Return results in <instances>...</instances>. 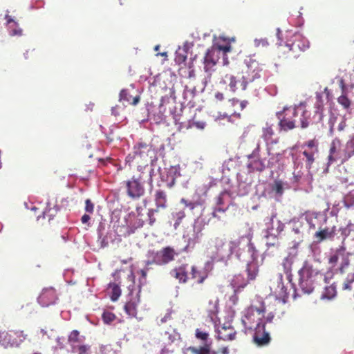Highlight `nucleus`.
Listing matches in <instances>:
<instances>
[{
	"label": "nucleus",
	"instance_id": "obj_1",
	"mask_svg": "<svg viewBox=\"0 0 354 354\" xmlns=\"http://www.w3.org/2000/svg\"><path fill=\"white\" fill-rule=\"evenodd\" d=\"M310 112L304 106L284 107L282 111L277 113L280 131H288L297 127L296 118H299L301 128L306 129L309 126Z\"/></svg>",
	"mask_w": 354,
	"mask_h": 354
},
{
	"label": "nucleus",
	"instance_id": "obj_2",
	"mask_svg": "<svg viewBox=\"0 0 354 354\" xmlns=\"http://www.w3.org/2000/svg\"><path fill=\"white\" fill-rule=\"evenodd\" d=\"M262 69L259 67L257 62L252 61L247 66V70L241 79H237L236 77L227 74L223 78V82L228 84L230 90L232 92H236L238 90L237 84H240V87L242 91H245L248 86L252 85L256 80L261 77V71Z\"/></svg>",
	"mask_w": 354,
	"mask_h": 354
},
{
	"label": "nucleus",
	"instance_id": "obj_3",
	"mask_svg": "<svg viewBox=\"0 0 354 354\" xmlns=\"http://www.w3.org/2000/svg\"><path fill=\"white\" fill-rule=\"evenodd\" d=\"M149 254L151 259L145 261V265L147 266H149L152 264L158 266L167 265L175 260V257L178 255V253L172 247L167 246L162 248L159 251L151 252H149Z\"/></svg>",
	"mask_w": 354,
	"mask_h": 354
},
{
	"label": "nucleus",
	"instance_id": "obj_4",
	"mask_svg": "<svg viewBox=\"0 0 354 354\" xmlns=\"http://www.w3.org/2000/svg\"><path fill=\"white\" fill-rule=\"evenodd\" d=\"M211 259L213 262H226L230 257V250L227 249L224 239L216 237L211 246Z\"/></svg>",
	"mask_w": 354,
	"mask_h": 354
},
{
	"label": "nucleus",
	"instance_id": "obj_5",
	"mask_svg": "<svg viewBox=\"0 0 354 354\" xmlns=\"http://www.w3.org/2000/svg\"><path fill=\"white\" fill-rule=\"evenodd\" d=\"M328 264L330 268H335L340 273H344L349 265V259L345 248L340 247L333 252L328 257Z\"/></svg>",
	"mask_w": 354,
	"mask_h": 354
},
{
	"label": "nucleus",
	"instance_id": "obj_6",
	"mask_svg": "<svg viewBox=\"0 0 354 354\" xmlns=\"http://www.w3.org/2000/svg\"><path fill=\"white\" fill-rule=\"evenodd\" d=\"M127 194L133 199L144 196L145 189L141 175L133 176L131 179L124 182Z\"/></svg>",
	"mask_w": 354,
	"mask_h": 354
},
{
	"label": "nucleus",
	"instance_id": "obj_7",
	"mask_svg": "<svg viewBox=\"0 0 354 354\" xmlns=\"http://www.w3.org/2000/svg\"><path fill=\"white\" fill-rule=\"evenodd\" d=\"M220 55L215 49L209 48L207 50L203 59L204 70L207 73V77L210 78L212 73L215 70Z\"/></svg>",
	"mask_w": 354,
	"mask_h": 354
},
{
	"label": "nucleus",
	"instance_id": "obj_8",
	"mask_svg": "<svg viewBox=\"0 0 354 354\" xmlns=\"http://www.w3.org/2000/svg\"><path fill=\"white\" fill-rule=\"evenodd\" d=\"M342 145L341 140L338 138H334L330 145L329 149V154L328 156L327 165L328 167L331 165L333 163L340 160L342 163L343 153L340 152V147Z\"/></svg>",
	"mask_w": 354,
	"mask_h": 354
},
{
	"label": "nucleus",
	"instance_id": "obj_9",
	"mask_svg": "<svg viewBox=\"0 0 354 354\" xmlns=\"http://www.w3.org/2000/svg\"><path fill=\"white\" fill-rule=\"evenodd\" d=\"M254 342L259 346L268 345L270 342V337L265 330V324L257 323L255 327V332L253 336Z\"/></svg>",
	"mask_w": 354,
	"mask_h": 354
},
{
	"label": "nucleus",
	"instance_id": "obj_10",
	"mask_svg": "<svg viewBox=\"0 0 354 354\" xmlns=\"http://www.w3.org/2000/svg\"><path fill=\"white\" fill-rule=\"evenodd\" d=\"M57 299L56 290L53 288L43 289L38 297V302L42 306H48L55 303Z\"/></svg>",
	"mask_w": 354,
	"mask_h": 354
},
{
	"label": "nucleus",
	"instance_id": "obj_11",
	"mask_svg": "<svg viewBox=\"0 0 354 354\" xmlns=\"http://www.w3.org/2000/svg\"><path fill=\"white\" fill-rule=\"evenodd\" d=\"M187 264H182L171 270L170 275L177 279L180 283H186L189 277L188 276Z\"/></svg>",
	"mask_w": 354,
	"mask_h": 354
},
{
	"label": "nucleus",
	"instance_id": "obj_12",
	"mask_svg": "<svg viewBox=\"0 0 354 354\" xmlns=\"http://www.w3.org/2000/svg\"><path fill=\"white\" fill-rule=\"evenodd\" d=\"M190 279L194 280L197 283L202 284L209 276V271L205 268H199L193 265L191 267Z\"/></svg>",
	"mask_w": 354,
	"mask_h": 354
},
{
	"label": "nucleus",
	"instance_id": "obj_13",
	"mask_svg": "<svg viewBox=\"0 0 354 354\" xmlns=\"http://www.w3.org/2000/svg\"><path fill=\"white\" fill-rule=\"evenodd\" d=\"M133 149L134 157L142 160L146 159L149 156V153L152 152L151 145L143 142L138 143Z\"/></svg>",
	"mask_w": 354,
	"mask_h": 354
},
{
	"label": "nucleus",
	"instance_id": "obj_14",
	"mask_svg": "<svg viewBox=\"0 0 354 354\" xmlns=\"http://www.w3.org/2000/svg\"><path fill=\"white\" fill-rule=\"evenodd\" d=\"M236 332L233 327L222 326L218 330L217 338L223 341H232L235 339Z\"/></svg>",
	"mask_w": 354,
	"mask_h": 354
},
{
	"label": "nucleus",
	"instance_id": "obj_15",
	"mask_svg": "<svg viewBox=\"0 0 354 354\" xmlns=\"http://www.w3.org/2000/svg\"><path fill=\"white\" fill-rule=\"evenodd\" d=\"M335 234V227H325L319 229L315 232L314 237L317 239V242L320 243L326 239H331Z\"/></svg>",
	"mask_w": 354,
	"mask_h": 354
},
{
	"label": "nucleus",
	"instance_id": "obj_16",
	"mask_svg": "<svg viewBox=\"0 0 354 354\" xmlns=\"http://www.w3.org/2000/svg\"><path fill=\"white\" fill-rule=\"evenodd\" d=\"M140 301L138 294L136 297H132L124 306V310L129 316L136 317L138 313V306Z\"/></svg>",
	"mask_w": 354,
	"mask_h": 354
},
{
	"label": "nucleus",
	"instance_id": "obj_17",
	"mask_svg": "<svg viewBox=\"0 0 354 354\" xmlns=\"http://www.w3.org/2000/svg\"><path fill=\"white\" fill-rule=\"evenodd\" d=\"M256 313L259 316H262L263 310H261L260 308H258L254 307V306H250L247 309L246 313H245V319H243V322L244 323V324L245 326H246V324L248 323V324L256 323V322H257V324L259 323L257 321L260 320L261 317H258L257 321L254 319V318H253V317L254 316V315Z\"/></svg>",
	"mask_w": 354,
	"mask_h": 354
},
{
	"label": "nucleus",
	"instance_id": "obj_18",
	"mask_svg": "<svg viewBox=\"0 0 354 354\" xmlns=\"http://www.w3.org/2000/svg\"><path fill=\"white\" fill-rule=\"evenodd\" d=\"M154 202L156 209H165L167 207V198L166 192L162 189H157L154 194Z\"/></svg>",
	"mask_w": 354,
	"mask_h": 354
},
{
	"label": "nucleus",
	"instance_id": "obj_19",
	"mask_svg": "<svg viewBox=\"0 0 354 354\" xmlns=\"http://www.w3.org/2000/svg\"><path fill=\"white\" fill-rule=\"evenodd\" d=\"M299 286L301 291L306 294H310L315 289L314 280L311 277H301Z\"/></svg>",
	"mask_w": 354,
	"mask_h": 354
},
{
	"label": "nucleus",
	"instance_id": "obj_20",
	"mask_svg": "<svg viewBox=\"0 0 354 354\" xmlns=\"http://www.w3.org/2000/svg\"><path fill=\"white\" fill-rule=\"evenodd\" d=\"M283 53L287 54V57L290 59H296L301 55V50L295 44L294 39L291 43L286 44L284 47Z\"/></svg>",
	"mask_w": 354,
	"mask_h": 354
},
{
	"label": "nucleus",
	"instance_id": "obj_21",
	"mask_svg": "<svg viewBox=\"0 0 354 354\" xmlns=\"http://www.w3.org/2000/svg\"><path fill=\"white\" fill-rule=\"evenodd\" d=\"M211 48L215 49L219 55L221 52H222L224 55H226L227 53H229L232 50V46L229 41H227L224 39L220 38V40L214 44Z\"/></svg>",
	"mask_w": 354,
	"mask_h": 354
},
{
	"label": "nucleus",
	"instance_id": "obj_22",
	"mask_svg": "<svg viewBox=\"0 0 354 354\" xmlns=\"http://www.w3.org/2000/svg\"><path fill=\"white\" fill-rule=\"evenodd\" d=\"M212 344L200 346H190L188 350L192 354H217V352L212 350Z\"/></svg>",
	"mask_w": 354,
	"mask_h": 354
},
{
	"label": "nucleus",
	"instance_id": "obj_23",
	"mask_svg": "<svg viewBox=\"0 0 354 354\" xmlns=\"http://www.w3.org/2000/svg\"><path fill=\"white\" fill-rule=\"evenodd\" d=\"M140 100L139 95L132 97L127 89H122L120 93V101L126 102L129 104L136 105Z\"/></svg>",
	"mask_w": 354,
	"mask_h": 354
},
{
	"label": "nucleus",
	"instance_id": "obj_24",
	"mask_svg": "<svg viewBox=\"0 0 354 354\" xmlns=\"http://www.w3.org/2000/svg\"><path fill=\"white\" fill-rule=\"evenodd\" d=\"M246 272L248 275V280H254L259 273V266L257 262L252 261L247 264Z\"/></svg>",
	"mask_w": 354,
	"mask_h": 354
},
{
	"label": "nucleus",
	"instance_id": "obj_25",
	"mask_svg": "<svg viewBox=\"0 0 354 354\" xmlns=\"http://www.w3.org/2000/svg\"><path fill=\"white\" fill-rule=\"evenodd\" d=\"M274 135V130L273 125L268 123L262 129V138L268 143L273 142V136Z\"/></svg>",
	"mask_w": 354,
	"mask_h": 354
},
{
	"label": "nucleus",
	"instance_id": "obj_26",
	"mask_svg": "<svg viewBox=\"0 0 354 354\" xmlns=\"http://www.w3.org/2000/svg\"><path fill=\"white\" fill-rule=\"evenodd\" d=\"M294 41L299 50H301V53L306 51L310 47V43L308 40L301 35H294Z\"/></svg>",
	"mask_w": 354,
	"mask_h": 354
},
{
	"label": "nucleus",
	"instance_id": "obj_27",
	"mask_svg": "<svg viewBox=\"0 0 354 354\" xmlns=\"http://www.w3.org/2000/svg\"><path fill=\"white\" fill-rule=\"evenodd\" d=\"M354 156V140H348L345 147L343 152L342 163L348 160L352 156Z\"/></svg>",
	"mask_w": 354,
	"mask_h": 354
},
{
	"label": "nucleus",
	"instance_id": "obj_28",
	"mask_svg": "<svg viewBox=\"0 0 354 354\" xmlns=\"http://www.w3.org/2000/svg\"><path fill=\"white\" fill-rule=\"evenodd\" d=\"M229 103L230 104H237L238 107H239L238 109H231L230 111V115H240L239 112L243 111L245 109V107L247 106L248 101L243 100V101L239 102V100H237L236 98H232V99L229 100Z\"/></svg>",
	"mask_w": 354,
	"mask_h": 354
},
{
	"label": "nucleus",
	"instance_id": "obj_29",
	"mask_svg": "<svg viewBox=\"0 0 354 354\" xmlns=\"http://www.w3.org/2000/svg\"><path fill=\"white\" fill-rule=\"evenodd\" d=\"M195 337L199 340L203 345L212 344L209 339V334L207 331L202 328H196L195 330Z\"/></svg>",
	"mask_w": 354,
	"mask_h": 354
},
{
	"label": "nucleus",
	"instance_id": "obj_30",
	"mask_svg": "<svg viewBox=\"0 0 354 354\" xmlns=\"http://www.w3.org/2000/svg\"><path fill=\"white\" fill-rule=\"evenodd\" d=\"M180 203L183 204L186 207L192 211L198 206H203L205 203V201L201 198H198L195 201H189L185 198H181Z\"/></svg>",
	"mask_w": 354,
	"mask_h": 354
},
{
	"label": "nucleus",
	"instance_id": "obj_31",
	"mask_svg": "<svg viewBox=\"0 0 354 354\" xmlns=\"http://www.w3.org/2000/svg\"><path fill=\"white\" fill-rule=\"evenodd\" d=\"M337 290L336 287L334 284H331L328 286L325 287L323 293L321 295V299H331L336 296Z\"/></svg>",
	"mask_w": 354,
	"mask_h": 354
},
{
	"label": "nucleus",
	"instance_id": "obj_32",
	"mask_svg": "<svg viewBox=\"0 0 354 354\" xmlns=\"http://www.w3.org/2000/svg\"><path fill=\"white\" fill-rule=\"evenodd\" d=\"M318 151H315L312 150H304L302 152V154L306 157V165L308 168H311L313 164L315 162V155L317 153Z\"/></svg>",
	"mask_w": 354,
	"mask_h": 354
},
{
	"label": "nucleus",
	"instance_id": "obj_33",
	"mask_svg": "<svg viewBox=\"0 0 354 354\" xmlns=\"http://www.w3.org/2000/svg\"><path fill=\"white\" fill-rule=\"evenodd\" d=\"M185 216L186 214L184 210H179L172 214V218L174 220V229H177L179 227Z\"/></svg>",
	"mask_w": 354,
	"mask_h": 354
},
{
	"label": "nucleus",
	"instance_id": "obj_34",
	"mask_svg": "<svg viewBox=\"0 0 354 354\" xmlns=\"http://www.w3.org/2000/svg\"><path fill=\"white\" fill-rule=\"evenodd\" d=\"M248 168L250 171H262L265 169V165L262 160L258 159L248 163Z\"/></svg>",
	"mask_w": 354,
	"mask_h": 354
},
{
	"label": "nucleus",
	"instance_id": "obj_35",
	"mask_svg": "<svg viewBox=\"0 0 354 354\" xmlns=\"http://www.w3.org/2000/svg\"><path fill=\"white\" fill-rule=\"evenodd\" d=\"M12 333H10L8 331H2L0 333V343L3 345L7 346L8 344L12 345L14 344L12 342Z\"/></svg>",
	"mask_w": 354,
	"mask_h": 354
},
{
	"label": "nucleus",
	"instance_id": "obj_36",
	"mask_svg": "<svg viewBox=\"0 0 354 354\" xmlns=\"http://www.w3.org/2000/svg\"><path fill=\"white\" fill-rule=\"evenodd\" d=\"M72 350L77 354H90L91 346L88 344H78L73 346Z\"/></svg>",
	"mask_w": 354,
	"mask_h": 354
},
{
	"label": "nucleus",
	"instance_id": "obj_37",
	"mask_svg": "<svg viewBox=\"0 0 354 354\" xmlns=\"http://www.w3.org/2000/svg\"><path fill=\"white\" fill-rule=\"evenodd\" d=\"M337 102L344 109H348L351 105V101L348 97L346 93H342V95L337 97Z\"/></svg>",
	"mask_w": 354,
	"mask_h": 354
},
{
	"label": "nucleus",
	"instance_id": "obj_38",
	"mask_svg": "<svg viewBox=\"0 0 354 354\" xmlns=\"http://www.w3.org/2000/svg\"><path fill=\"white\" fill-rule=\"evenodd\" d=\"M80 342V332L77 330H73L68 335V342L73 347V346H76L75 344L79 343Z\"/></svg>",
	"mask_w": 354,
	"mask_h": 354
},
{
	"label": "nucleus",
	"instance_id": "obj_39",
	"mask_svg": "<svg viewBox=\"0 0 354 354\" xmlns=\"http://www.w3.org/2000/svg\"><path fill=\"white\" fill-rule=\"evenodd\" d=\"M179 338V335L174 330L171 332L167 331L165 333L166 343L172 344Z\"/></svg>",
	"mask_w": 354,
	"mask_h": 354
},
{
	"label": "nucleus",
	"instance_id": "obj_40",
	"mask_svg": "<svg viewBox=\"0 0 354 354\" xmlns=\"http://www.w3.org/2000/svg\"><path fill=\"white\" fill-rule=\"evenodd\" d=\"M9 34L11 36H21L23 33V30L21 28L19 27V25L17 22H14V25L11 24L9 26Z\"/></svg>",
	"mask_w": 354,
	"mask_h": 354
},
{
	"label": "nucleus",
	"instance_id": "obj_41",
	"mask_svg": "<svg viewBox=\"0 0 354 354\" xmlns=\"http://www.w3.org/2000/svg\"><path fill=\"white\" fill-rule=\"evenodd\" d=\"M243 239V237L231 240L228 244H227V248L228 250H230V256L233 254V252L236 250V248H238L240 245L241 240Z\"/></svg>",
	"mask_w": 354,
	"mask_h": 354
},
{
	"label": "nucleus",
	"instance_id": "obj_42",
	"mask_svg": "<svg viewBox=\"0 0 354 354\" xmlns=\"http://www.w3.org/2000/svg\"><path fill=\"white\" fill-rule=\"evenodd\" d=\"M102 318L105 324H109L116 319V316L111 312L104 311L102 313Z\"/></svg>",
	"mask_w": 354,
	"mask_h": 354
},
{
	"label": "nucleus",
	"instance_id": "obj_43",
	"mask_svg": "<svg viewBox=\"0 0 354 354\" xmlns=\"http://www.w3.org/2000/svg\"><path fill=\"white\" fill-rule=\"evenodd\" d=\"M304 147H308V150H312L315 151H319L318 149V142L315 139L310 140L307 142H306L304 145Z\"/></svg>",
	"mask_w": 354,
	"mask_h": 354
},
{
	"label": "nucleus",
	"instance_id": "obj_44",
	"mask_svg": "<svg viewBox=\"0 0 354 354\" xmlns=\"http://www.w3.org/2000/svg\"><path fill=\"white\" fill-rule=\"evenodd\" d=\"M120 295H121V290H120V287L118 285L114 284L112 288L111 300L116 301L119 298Z\"/></svg>",
	"mask_w": 354,
	"mask_h": 354
},
{
	"label": "nucleus",
	"instance_id": "obj_45",
	"mask_svg": "<svg viewBox=\"0 0 354 354\" xmlns=\"http://www.w3.org/2000/svg\"><path fill=\"white\" fill-rule=\"evenodd\" d=\"M158 210L156 209H149L147 212V215L149 217V223L150 225H153L156 222V218L154 217V214L158 212Z\"/></svg>",
	"mask_w": 354,
	"mask_h": 354
},
{
	"label": "nucleus",
	"instance_id": "obj_46",
	"mask_svg": "<svg viewBox=\"0 0 354 354\" xmlns=\"http://www.w3.org/2000/svg\"><path fill=\"white\" fill-rule=\"evenodd\" d=\"M175 62L178 64H181L185 62L187 60V55L177 53L174 59Z\"/></svg>",
	"mask_w": 354,
	"mask_h": 354
},
{
	"label": "nucleus",
	"instance_id": "obj_47",
	"mask_svg": "<svg viewBox=\"0 0 354 354\" xmlns=\"http://www.w3.org/2000/svg\"><path fill=\"white\" fill-rule=\"evenodd\" d=\"M85 210L89 214H93L94 212V204L90 199L85 201Z\"/></svg>",
	"mask_w": 354,
	"mask_h": 354
},
{
	"label": "nucleus",
	"instance_id": "obj_48",
	"mask_svg": "<svg viewBox=\"0 0 354 354\" xmlns=\"http://www.w3.org/2000/svg\"><path fill=\"white\" fill-rule=\"evenodd\" d=\"M272 190L277 194H281L283 192V185L281 181H275L272 187Z\"/></svg>",
	"mask_w": 354,
	"mask_h": 354
},
{
	"label": "nucleus",
	"instance_id": "obj_49",
	"mask_svg": "<svg viewBox=\"0 0 354 354\" xmlns=\"http://www.w3.org/2000/svg\"><path fill=\"white\" fill-rule=\"evenodd\" d=\"M122 110V108H121L118 105H116V106L112 107L111 114L115 117L119 116Z\"/></svg>",
	"mask_w": 354,
	"mask_h": 354
},
{
	"label": "nucleus",
	"instance_id": "obj_50",
	"mask_svg": "<svg viewBox=\"0 0 354 354\" xmlns=\"http://www.w3.org/2000/svg\"><path fill=\"white\" fill-rule=\"evenodd\" d=\"M255 45L257 46H267L268 45V42L266 39H255L254 41Z\"/></svg>",
	"mask_w": 354,
	"mask_h": 354
},
{
	"label": "nucleus",
	"instance_id": "obj_51",
	"mask_svg": "<svg viewBox=\"0 0 354 354\" xmlns=\"http://www.w3.org/2000/svg\"><path fill=\"white\" fill-rule=\"evenodd\" d=\"M11 333H13L14 335H16L19 337L20 339V341L22 342L24 339H26L27 335L24 334V331H11Z\"/></svg>",
	"mask_w": 354,
	"mask_h": 354
},
{
	"label": "nucleus",
	"instance_id": "obj_52",
	"mask_svg": "<svg viewBox=\"0 0 354 354\" xmlns=\"http://www.w3.org/2000/svg\"><path fill=\"white\" fill-rule=\"evenodd\" d=\"M339 86L340 87V88L342 90V93H346V85L345 81L343 78H340L339 80Z\"/></svg>",
	"mask_w": 354,
	"mask_h": 354
},
{
	"label": "nucleus",
	"instance_id": "obj_53",
	"mask_svg": "<svg viewBox=\"0 0 354 354\" xmlns=\"http://www.w3.org/2000/svg\"><path fill=\"white\" fill-rule=\"evenodd\" d=\"M187 77L189 78H194L195 77V71L193 69V63L192 62L189 64V71Z\"/></svg>",
	"mask_w": 354,
	"mask_h": 354
},
{
	"label": "nucleus",
	"instance_id": "obj_54",
	"mask_svg": "<svg viewBox=\"0 0 354 354\" xmlns=\"http://www.w3.org/2000/svg\"><path fill=\"white\" fill-rule=\"evenodd\" d=\"M193 126L196 127L198 129H203L205 127V123H201V122H192V124L189 122V126L187 128L192 127Z\"/></svg>",
	"mask_w": 354,
	"mask_h": 354
},
{
	"label": "nucleus",
	"instance_id": "obj_55",
	"mask_svg": "<svg viewBox=\"0 0 354 354\" xmlns=\"http://www.w3.org/2000/svg\"><path fill=\"white\" fill-rule=\"evenodd\" d=\"M91 219V217L88 214H84L81 218V221L82 223L86 224L88 223L89 220Z\"/></svg>",
	"mask_w": 354,
	"mask_h": 354
},
{
	"label": "nucleus",
	"instance_id": "obj_56",
	"mask_svg": "<svg viewBox=\"0 0 354 354\" xmlns=\"http://www.w3.org/2000/svg\"><path fill=\"white\" fill-rule=\"evenodd\" d=\"M6 19L7 20V24L10 26L11 24L14 25V22H16L14 19H12L11 16L6 15Z\"/></svg>",
	"mask_w": 354,
	"mask_h": 354
},
{
	"label": "nucleus",
	"instance_id": "obj_57",
	"mask_svg": "<svg viewBox=\"0 0 354 354\" xmlns=\"http://www.w3.org/2000/svg\"><path fill=\"white\" fill-rule=\"evenodd\" d=\"M223 203V194H220L218 196H217L216 198V204L218 205H221Z\"/></svg>",
	"mask_w": 354,
	"mask_h": 354
},
{
	"label": "nucleus",
	"instance_id": "obj_58",
	"mask_svg": "<svg viewBox=\"0 0 354 354\" xmlns=\"http://www.w3.org/2000/svg\"><path fill=\"white\" fill-rule=\"evenodd\" d=\"M138 273L140 274L142 279H145L147 277V270H140Z\"/></svg>",
	"mask_w": 354,
	"mask_h": 354
},
{
	"label": "nucleus",
	"instance_id": "obj_59",
	"mask_svg": "<svg viewBox=\"0 0 354 354\" xmlns=\"http://www.w3.org/2000/svg\"><path fill=\"white\" fill-rule=\"evenodd\" d=\"M215 97L218 100H223L224 99V97H223V94L221 93H216L215 95Z\"/></svg>",
	"mask_w": 354,
	"mask_h": 354
},
{
	"label": "nucleus",
	"instance_id": "obj_60",
	"mask_svg": "<svg viewBox=\"0 0 354 354\" xmlns=\"http://www.w3.org/2000/svg\"><path fill=\"white\" fill-rule=\"evenodd\" d=\"M274 318V315L272 313H269L266 317V321L268 322H271Z\"/></svg>",
	"mask_w": 354,
	"mask_h": 354
},
{
	"label": "nucleus",
	"instance_id": "obj_61",
	"mask_svg": "<svg viewBox=\"0 0 354 354\" xmlns=\"http://www.w3.org/2000/svg\"><path fill=\"white\" fill-rule=\"evenodd\" d=\"M35 51V49H32V50H28L26 52V53H24V57L26 59H28L29 58V54H32V53Z\"/></svg>",
	"mask_w": 354,
	"mask_h": 354
},
{
	"label": "nucleus",
	"instance_id": "obj_62",
	"mask_svg": "<svg viewBox=\"0 0 354 354\" xmlns=\"http://www.w3.org/2000/svg\"><path fill=\"white\" fill-rule=\"evenodd\" d=\"M345 125L346 124H345L344 122H342L341 123H339V125H338V127H337L338 130L339 131H342L344 129Z\"/></svg>",
	"mask_w": 354,
	"mask_h": 354
},
{
	"label": "nucleus",
	"instance_id": "obj_63",
	"mask_svg": "<svg viewBox=\"0 0 354 354\" xmlns=\"http://www.w3.org/2000/svg\"><path fill=\"white\" fill-rule=\"evenodd\" d=\"M227 106H228L229 111L232 109H238L239 108L237 104H230L229 102H228Z\"/></svg>",
	"mask_w": 354,
	"mask_h": 354
},
{
	"label": "nucleus",
	"instance_id": "obj_64",
	"mask_svg": "<svg viewBox=\"0 0 354 354\" xmlns=\"http://www.w3.org/2000/svg\"><path fill=\"white\" fill-rule=\"evenodd\" d=\"M221 353L222 354H228L229 353L228 348L227 347L222 348L221 349Z\"/></svg>",
	"mask_w": 354,
	"mask_h": 354
}]
</instances>
